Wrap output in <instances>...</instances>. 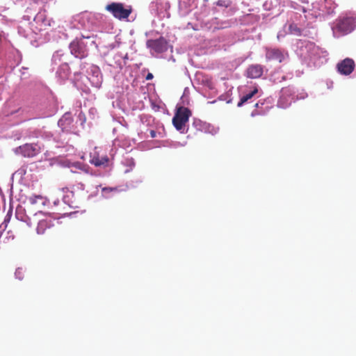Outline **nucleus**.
<instances>
[{
	"label": "nucleus",
	"instance_id": "ddd939ff",
	"mask_svg": "<svg viewBox=\"0 0 356 356\" xmlns=\"http://www.w3.org/2000/svg\"><path fill=\"white\" fill-rule=\"evenodd\" d=\"M90 163L95 166H101L107 163L108 159L106 156L99 158L98 156H93L90 159Z\"/></svg>",
	"mask_w": 356,
	"mask_h": 356
},
{
	"label": "nucleus",
	"instance_id": "b1692460",
	"mask_svg": "<svg viewBox=\"0 0 356 356\" xmlns=\"http://www.w3.org/2000/svg\"><path fill=\"white\" fill-rule=\"evenodd\" d=\"M19 213L17 211V213H16V217H17V218H19Z\"/></svg>",
	"mask_w": 356,
	"mask_h": 356
},
{
	"label": "nucleus",
	"instance_id": "a878e982",
	"mask_svg": "<svg viewBox=\"0 0 356 356\" xmlns=\"http://www.w3.org/2000/svg\"><path fill=\"white\" fill-rule=\"evenodd\" d=\"M64 202H67V204H70L69 202H67V201L65 200V197H64Z\"/></svg>",
	"mask_w": 356,
	"mask_h": 356
},
{
	"label": "nucleus",
	"instance_id": "39448f33",
	"mask_svg": "<svg viewBox=\"0 0 356 356\" xmlns=\"http://www.w3.org/2000/svg\"><path fill=\"white\" fill-rule=\"evenodd\" d=\"M355 67V62L353 59L347 58L337 64L338 72L343 75L350 74Z\"/></svg>",
	"mask_w": 356,
	"mask_h": 356
},
{
	"label": "nucleus",
	"instance_id": "0eeeda50",
	"mask_svg": "<svg viewBox=\"0 0 356 356\" xmlns=\"http://www.w3.org/2000/svg\"><path fill=\"white\" fill-rule=\"evenodd\" d=\"M20 152L25 157H33L40 152V148L37 144L26 143L19 147Z\"/></svg>",
	"mask_w": 356,
	"mask_h": 356
},
{
	"label": "nucleus",
	"instance_id": "423d86ee",
	"mask_svg": "<svg viewBox=\"0 0 356 356\" xmlns=\"http://www.w3.org/2000/svg\"><path fill=\"white\" fill-rule=\"evenodd\" d=\"M147 45L149 48L154 50L156 53H163L168 49L167 42L163 37H161L156 40H148Z\"/></svg>",
	"mask_w": 356,
	"mask_h": 356
},
{
	"label": "nucleus",
	"instance_id": "7ed1b4c3",
	"mask_svg": "<svg viewBox=\"0 0 356 356\" xmlns=\"http://www.w3.org/2000/svg\"><path fill=\"white\" fill-rule=\"evenodd\" d=\"M337 26L343 33H350L356 26V18L348 16L343 17L339 19Z\"/></svg>",
	"mask_w": 356,
	"mask_h": 356
},
{
	"label": "nucleus",
	"instance_id": "6e6552de",
	"mask_svg": "<svg viewBox=\"0 0 356 356\" xmlns=\"http://www.w3.org/2000/svg\"><path fill=\"white\" fill-rule=\"evenodd\" d=\"M264 72V67L259 64H252L248 66L245 71V76L250 79H258Z\"/></svg>",
	"mask_w": 356,
	"mask_h": 356
},
{
	"label": "nucleus",
	"instance_id": "9b49d317",
	"mask_svg": "<svg viewBox=\"0 0 356 356\" xmlns=\"http://www.w3.org/2000/svg\"><path fill=\"white\" fill-rule=\"evenodd\" d=\"M34 21L44 28L51 26V19L47 17L44 13H39L35 17Z\"/></svg>",
	"mask_w": 356,
	"mask_h": 356
},
{
	"label": "nucleus",
	"instance_id": "4be33fe9",
	"mask_svg": "<svg viewBox=\"0 0 356 356\" xmlns=\"http://www.w3.org/2000/svg\"><path fill=\"white\" fill-rule=\"evenodd\" d=\"M62 190H63V192H65V191H68V188H63Z\"/></svg>",
	"mask_w": 356,
	"mask_h": 356
},
{
	"label": "nucleus",
	"instance_id": "f3484780",
	"mask_svg": "<svg viewBox=\"0 0 356 356\" xmlns=\"http://www.w3.org/2000/svg\"><path fill=\"white\" fill-rule=\"evenodd\" d=\"M232 1L229 0H218L216 2V5L220 7L227 8L230 6Z\"/></svg>",
	"mask_w": 356,
	"mask_h": 356
},
{
	"label": "nucleus",
	"instance_id": "f8f14e48",
	"mask_svg": "<svg viewBox=\"0 0 356 356\" xmlns=\"http://www.w3.org/2000/svg\"><path fill=\"white\" fill-rule=\"evenodd\" d=\"M258 92V88H257V86H253L252 90L245 93V95H243L240 101L238 102V104L237 106L238 107L241 106L242 105H243L245 102H247L249 99H252L257 93Z\"/></svg>",
	"mask_w": 356,
	"mask_h": 356
},
{
	"label": "nucleus",
	"instance_id": "1a4fd4ad",
	"mask_svg": "<svg viewBox=\"0 0 356 356\" xmlns=\"http://www.w3.org/2000/svg\"><path fill=\"white\" fill-rule=\"evenodd\" d=\"M285 58V55L280 49L267 48L266 52V58L267 60H275L282 63Z\"/></svg>",
	"mask_w": 356,
	"mask_h": 356
},
{
	"label": "nucleus",
	"instance_id": "412c9836",
	"mask_svg": "<svg viewBox=\"0 0 356 356\" xmlns=\"http://www.w3.org/2000/svg\"><path fill=\"white\" fill-rule=\"evenodd\" d=\"M154 78V76L152 73L149 72L145 77V79L147 81L152 80Z\"/></svg>",
	"mask_w": 356,
	"mask_h": 356
},
{
	"label": "nucleus",
	"instance_id": "aec40b11",
	"mask_svg": "<svg viewBox=\"0 0 356 356\" xmlns=\"http://www.w3.org/2000/svg\"><path fill=\"white\" fill-rule=\"evenodd\" d=\"M43 199L42 196V195H32L29 197V202L32 204H36L38 202V200H42Z\"/></svg>",
	"mask_w": 356,
	"mask_h": 356
},
{
	"label": "nucleus",
	"instance_id": "a211bd4d",
	"mask_svg": "<svg viewBox=\"0 0 356 356\" xmlns=\"http://www.w3.org/2000/svg\"><path fill=\"white\" fill-rule=\"evenodd\" d=\"M15 275L16 278L19 279V280H22L24 278V270L22 268H18L16 269Z\"/></svg>",
	"mask_w": 356,
	"mask_h": 356
},
{
	"label": "nucleus",
	"instance_id": "6ab92c4d",
	"mask_svg": "<svg viewBox=\"0 0 356 356\" xmlns=\"http://www.w3.org/2000/svg\"><path fill=\"white\" fill-rule=\"evenodd\" d=\"M335 3L331 0V3L329 2L326 3V8H327V13L328 15H331L334 13V9L335 8Z\"/></svg>",
	"mask_w": 356,
	"mask_h": 356
},
{
	"label": "nucleus",
	"instance_id": "f257e3e1",
	"mask_svg": "<svg viewBox=\"0 0 356 356\" xmlns=\"http://www.w3.org/2000/svg\"><path fill=\"white\" fill-rule=\"evenodd\" d=\"M106 10L111 13L113 16L119 19H127L132 13V8L131 6H124L122 3L113 2L110 4L106 5Z\"/></svg>",
	"mask_w": 356,
	"mask_h": 356
},
{
	"label": "nucleus",
	"instance_id": "393cba45",
	"mask_svg": "<svg viewBox=\"0 0 356 356\" xmlns=\"http://www.w3.org/2000/svg\"><path fill=\"white\" fill-rule=\"evenodd\" d=\"M255 107H256V108H259V103H257V104H255Z\"/></svg>",
	"mask_w": 356,
	"mask_h": 356
},
{
	"label": "nucleus",
	"instance_id": "4468645a",
	"mask_svg": "<svg viewBox=\"0 0 356 356\" xmlns=\"http://www.w3.org/2000/svg\"><path fill=\"white\" fill-rule=\"evenodd\" d=\"M84 191H85L84 184L81 182H79V183H76V184L73 185V186L72 187L71 193L72 194H74V193H78L79 191L83 192Z\"/></svg>",
	"mask_w": 356,
	"mask_h": 356
},
{
	"label": "nucleus",
	"instance_id": "9d476101",
	"mask_svg": "<svg viewBox=\"0 0 356 356\" xmlns=\"http://www.w3.org/2000/svg\"><path fill=\"white\" fill-rule=\"evenodd\" d=\"M54 220L49 216L39 220L36 231L38 234H43L47 229L54 226Z\"/></svg>",
	"mask_w": 356,
	"mask_h": 356
},
{
	"label": "nucleus",
	"instance_id": "5701e85b",
	"mask_svg": "<svg viewBox=\"0 0 356 356\" xmlns=\"http://www.w3.org/2000/svg\"><path fill=\"white\" fill-rule=\"evenodd\" d=\"M325 1L326 3H328L329 2L331 3V0H325Z\"/></svg>",
	"mask_w": 356,
	"mask_h": 356
},
{
	"label": "nucleus",
	"instance_id": "dca6fc26",
	"mask_svg": "<svg viewBox=\"0 0 356 356\" xmlns=\"http://www.w3.org/2000/svg\"><path fill=\"white\" fill-rule=\"evenodd\" d=\"M117 188H111V187H104L102 188V192L104 196L106 197H108V193L114 191H117Z\"/></svg>",
	"mask_w": 356,
	"mask_h": 356
},
{
	"label": "nucleus",
	"instance_id": "20e7f679",
	"mask_svg": "<svg viewBox=\"0 0 356 356\" xmlns=\"http://www.w3.org/2000/svg\"><path fill=\"white\" fill-rule=\"evenodd\" d=\"M71 53L76 58H83L87 56L88 52L83 42L74 40L70 44Z\"/></svg>",
	"mask_w": 356,
	"mask_h": 356
},
{
	"label": "nucleus",
	"instance_id": "2eb2a0df",
	"mask_svg": "<svg viewBox=\"0 0 356 356\" xmlns=\"http://www.w3.org/2000/svg\"><path fill=\"white\" fill-rule=\"evenodd\" d=\"M289 31H290V33L296 35H300V34H301L300 29L298 28L296 24H291L289 26Z\"/></svg>",
	"mask_w": 356,
	"mask_h": 356
},
{
	"label": "nucleus",
	"instance_id": "f03ea898",
	"mask_svg": "<svg viewBox=\"0 0 356 356\" xmlns=\"http://www.w3.org/2000/svg\"><path fill=\"white\" fill-rule=\"evenodd\" d=\"M191 114V110L187 107L179 106L177 108L172 118V124L177 130L181 131L184 129Z\"/></svg>",
	"mask_w": 356,
	"mask_h": 356
}]
</instances>
